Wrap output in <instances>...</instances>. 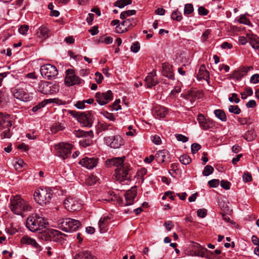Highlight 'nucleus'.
Instances as JSON below:
<instances>
[{"label":"nucleus","instance_id":"680f3d73","mask_svg":"<svg viewBox=\"0 0 259 259\" xmlns=\"http://www.w3.org/2000/svg\"><path fill=\"white\" fill-rule=\"evenodd\" d=\"M238 22L240 23L248 25L250 23V21L245 16H241L238 19Z\"/></svg>","mask_w":259,"mask_h":259},{"label":"nucleus","instance_id":"69168bd1","mask_svg":"<svg viewBox=\"0 0 259 259\" xmlns=\"http://www.w3.org/2000/svg\"><path fill=\"white\" fill-rule=\"evenodd\" d=\"M164 226H165L167 231H170L171 229L174 227V225L171 221H168L165 222Z\"/></svg>","mask_w":259,"mask_h":259},{"label":"nucleus","instance_id":"2f4dec72","mask_svg":"<svg viewBox=\"0 0 259 259\" xmlns=\"http://www.w3.org/2000/svg\"><path fill=\"white\" fill-rule=\"evenodd\" d=\"M76 132V135L78 137H90L93 138L94 137V133L93 131H90L88 132H85L83 131H75Z\"/></svg>","mask_w":259,"mask_h":259},{"label":"nucleus","instance_id":"cd10ccee","mask_svg":"<svg viewBox=\"0 0 259 259\" xmlns=\"http://www.w3.org/2000/svg\"><path fill=\"white\" fill-rule=\"evenodd\" d=\"M154 114L159 118H163L168 114V110L163 106H156L154 109Z\"/></svg>","mask_w":259,"mask_h":259},{"label":"nucleus","instance_id":"09e8293b","mask_svg":"<svg viewBox=\"0 0 259 259\" xmlns=\"http://www.w3.org/2000/svg\"><path fill=\"white\" fill-rule=\"evenodd\" d=\"M201 145L197 143H193L191 145V152L192 154L196 153L201 148Z\"/></svg>","mask_w":259,"mask_h":259},{"label":"nucleus","instance_id":"0eeeda50","mask_svg":"<svg viewBox=\"0 0 259 259\" xmlns=\"http://www.w3.org/2000/svg\"><path fill=\"white\" fill-rule=\"evenodd\" d=\"M40 72L41 75L48 79H53L58 75L57 68L51 64H45L41 66Z\"/></svg>","mask_w":259,"mask_h":259},{"label":"nucleus","instance_id":"473e14b6","mask_svg":"<svg viewBox=\"0 0 259 259\" xmlns=\"http://www.w3.org/2000/svg\"><path fill=\"white\" fill-rule=\"evenodd\" d=\"M132 0H117L114 3V6L119 8H123L125 6L132 4Z\"/></svg>","mask_w":259,"mask_h":259},{"label":"nucleus","instance_id":"4c0bfd02","mask_svg":"<svg viewBox=\"0 0 259 259\" xmlns=\"http://www.w3.org/2000/svg\"><path fill=\"white\" fill-rule=\"evenodd\" d=\"M98 180V178L94 175H91L86 179V183L88 185L92 186L96 184Z\"/></svg>","mask_w":259,"mask_h":259},{"label":"nucleus","instance_id":"0e129e2a","mask_svg":"<svg viewBox=\"0 0 259 259\" xmlns=\"http://www.w3.org/2000/svg\"><path fill=\"white\" fill-rule=\"evenodd\" d=\"M79 144L83 147H87L91 144V141L88 139L82 140L79 141Z\"/></svg>","mask_w":259,"mask_h":259},{"label":"nucleus","instance_id":"4d7b16f0","mask_svg":"<svg viewBox=\"0 0 259 259\" xmlns=\"http://www.w3.org/2000/svg\"><path fill=\"white\" fill-rule=\"evenodd\" d=\"M176 137L178 141H182L183 143H185L188 141V137L181 134H176Z\"/></svg>","mask_w":259,"mask_h":259},{"label":"nucleus","instance_id":"a211bd4d","mask_svg":"<svg viewBox=\"0 0 259 259\" xmlns=\"http://www.w3.org/2000/svg\"><path fill=\"white\" fill-rule=\"evenodd\" d=\"M98 163V158L96 157H85L81 159L79 164L88 169H92L97 166Z\"/></svg>","mask_w":259,"mask_h":259},{"label":"nucleus","instance_id":"a19ab883","mask_svg":"<svg viewBox=\"0 0 259 259\" xmlns=\"http://www.w3.org/2000/svg\"><path fill=\"white\" fill-rule=\"evenodd\" d=\"M180 162L185 165H187L189 164L191 161V159L190 157L187 155H183L180 157L179 158Z\"/></svg>","mask_w":259,"mask_h":259},{"label":"nucleus","instance_id":"58836bf2","mask_svg":"<svg viewBox=\"0 0 259 259\" xmlns=\"http://www.w3.org/2000/svg\"><path fill=\"white\" fill-rule=\"evenodd\" d=\"M171 17L172 19L177 21H180L182 19V14L178 10L174 11L172 13Z\"/></svg>","mask_w":259,"mask_h":259},{"label":"nucleus","instance_id":"e433bc0d","mask_svg":"<svg viewBox=\"0 0 259 259\" xmlns=\"http://www.w3.org/2000/svg\"><path fill=\"white\" fill-rule=\"evenodd\" d=\"M34 239L28 237V236H25L21 238V242L23 244L31 245L32 246L33 244H34Z\"/></svg>","mask_w":259,"mask_h":259},{"label":"nucleus","instance_id":"49530a36","mask_svg":"<svg viewBox=\"0 0 259 259\" xmlns=\"http://www.w3.org/2000/svg\"><path fill=\"white\" fill-rule=\"evenodd\" d=\"M255 137V135L252 131H248L244 135V138L248 141H252Z\"/></svg>","mask_w":259,"mask_h":259},{"label":"nucleus","instance_id":"1a4fd4ad","mask_svg":"<svg viewBox=\"0 0 259 259\" xmlns=\"http://www.w3.org/2000/svg\"><path fill=\"white\" fill-rule=\"evenodd\" d=\"M57 154L63 159L68 158L71 155L72 145L66 143H60L55 145Z\"/></svg>","mask_w":259,"mask_h":259},{"label":"nucleus","instance_id":"bb28decb","mask_svg":"<svg viewBox=\"0 0 259 259\" xmlns=\"http://www.w3.org/2000/svg\"><path fill=\"white\" fill-rule=\"evenodd\" d=\"M249 43L252 48L258 49L259 48V38L256 35L251 33L246 34Z\"/></svg>","mask_w":259,"mask_h":259},{"label":"nucleus","instance_id":"6e6d98bb","mask_svg":"<svg viewBox=\"0 0 259 259\" xmlns=\"http://www.w3.org/2000/svg\"><path fill=\"white\" fill-rule=\"evenodd\" d=\"M140 47L138 41L135 42L131 47V50L134 53H137L140 50Z\"/></svg>","mask_w":259,"mask_h":259},{"label":"nucleus","instance_id":"412c9836","mask_svg":"<svg viewBox=\"0 0 259 259\" xmlns=\"http://www.w3.org/2000/svg\"><path fill=\"white\" fill-rule=\"evenodd\" d=\"M162 74L170 79L174 80L175 79L174 74L172 71V66L168 63L162 64Z\"/></svg>","mask_w":259,"mask_h":259},{"label":"nucleus","instance_id":"9b49d317","mask_svg":"<svg viewBox=\"0 0 259 259\" xmlns=\"http://www.w3.org/2000/svg\"><path fill=\"white\" fill-rule=\"evenodd\" d=\"M57 87L51 82L47 81H41L38 84L37 90L46 95L53 94L56 92Z\"/></svg>","mask_w":259,"mask_h":259},{"label":"nucleus","instance_id":"5701e85b","mask_svg":"<svg viewBox=\"0 0 259 259\" xmlns=\"http://www.w3.org/2000/svg\"><path fill=\"white\" fill-rule=\"evenodd\" d=\"M136 195L137 191L135 188H132L131 190L126 191L125 194V205H130L132 204Z\"/></svg>","mask_w":259,"mask_h":259},{"label":"nucleus","instance_id":"774afa93","mask_svg":"<svg viewBox=\"0 0 259 259\" xmlns=\"http://www.w3.org/2000/svg\"><path fill=\"white\" fill-rule=\"evenodd\" d=\"M120 103V99H117L115 100V101L113 103L112 106L113 108L115 110H118L119 109H121V106L119 105V103Z\"/></svg>","mask_w":259,"mask_h":259},{"label":"nucleus","instance_id":"20e7f679","mask_svg":"<svg viewBox=\"0 0 259 259\" xmlns=\"http://www.w3.org/2000/svg\"><path fill=\"white\" fill-rule=\"evenodd\" d=\"M52 195V191L47 188L37 189L33 195L35 201L41 206L50 203Z\"/></svg>","mask_w":259,"mask_h":259},{"label":"nucleus","instance_id":"423d86ee","mask_svg":"<svg viewBox=\"0 0 259 259\" xmlns=\"http://www.w3.org/2000/svg\"><path fill=\"white\" fill-rule=\"evenodd\" d=\"M11 126L12 122L10 116L8 114L4 115L0 112V127L2 130L6 129L1 134L2 139L10 138L12 135L10 131Z\"/></svg>","mask_w":259,"mask_h":259},{"label":"nucleus","instance_id":"8fccbe9b","mask_svg":"<svg viewBox=\"0 0 259 259\" xmlns=\"http://www.w3.org/2000/svg\"><path fill=\"white\" fill-rule=\"evenodd\" d=\"M29 29V26L26 25H21L18 29L19 33L22 35H25L27 33Z\"/></svg>","mask_w":259,"mask_h":259},{"label":"nucleus","instance_id":"f704fd0d","mask_svg":"<svg viewBox=\"0 0 259 259\" xmlns=\"http://www.w3.org/2000/svg\"><path fill=\"white\" fill-rule=\"evenodd\" d=\"M201 128L204 130H207L213 127V123L212 121L209 119H206L205 121L203 122V123L200 124Z\"/></svg>","mask_w":259,"mask_h":259},{"label":"nucleus","instance_id":"a18cd8bd","mask_svg":"<svg viewBox=\"0 0 259 259\" xmlns=\"http://www.w3.org/2000/svg\"><path fill=\"white\" fill-rule=\"evenodd\" d=\"M229 111L231 113L238 114L241 112V110L237 105H231L229 107Z\"/></svg>","mask_w":259,"mask_h":259},{"label":"nucleus","instance_id":"37998d69","mask_svg":"<svg viewBox=\"0 0 259 259\" xmlns=\"http://www.w3.org/2000/svg\"><path fill=\"white\" fill-rule=\"evenodd\" d=\"M194 11L193 6L191 4H186L184 8V14L188 15L193 13Z\"/></svg>","mask_w":259,"mask_h":259},{"label":"nucleus","instance_id":"f03ea898","mask_svg":"<svg viewBox=\"0 0 259 259\" xmlns=\"http://www.w3.org/2000/svg\"><path fill=\"white\" fill-rule=\"evenodd\" d=\"M10 208L15 214L20 215L23 211H29L31 206L19 196H16L11 199Z\"/></svg>","mask_w":259,"mask_h":259},{"label":"nucleus","instance_id":"7ed1b4c3","mask_svg":"<svg viewBox=\"0 0 259 259\" xmlns=\"http://www.w3.org/2000/svg\"><path fill=\"white\" fill-rule=\"evenodd\" d=\"M48 223L42 217L33 214L29 216L26 221V227L31 232L40 230L47 227Z\"/></svg>","mask_w":259,"mask_h":259},{"label":"nucleus","instance_id":"c03bdc74","mask_svg":"<svg viewBox=\"0 0 259 259\" xmlns=\"http://www.w3.org/2000/svg\"><path fill=\"white\" fill-rule=\"evenodd\" d=\"M133 20V19L131 20L130 19H126L121 23V25H122L123 27L126 28V29L128 30V28L130 26H134V25H135V23L133 25L132 23V21Z\"/></svg>","mask_w":259,"mask_h":259},{"label":"nucleus","instance_id":"864d4df0","mask_svg":"<svg viewBox=\"0 0 259 259\" xmlns=\"http://www.w3.org/2000/svg\"><path fill=\"white\" fill-rule=\"evenodd\" d=\"M243 180L244 182H249L252 181V176L250 173L246 172L243 175Z\"/></svg>","mask_w":259,"mask_h":259},{"label":"nucleus","instance_id":"b1692460","mask_svg":"<svg viewBox=\"0 0 259 259\" xmlns=\"http://www.w3.org/2000/svg\"><path fill=\"white\" fill-rule=\"evenodd\" d=\"M110 219V218L108 216L100 218L98 223L100 233H103L107 231Z\"/></svg>","mask_w":259,"mask_h":259},{"label":"nucleus","instance_id":"f257e3e1","mask_svg":"<svg viewBox=\"0 0 259 259\" xmlns=\"http://www.w3.org/2000/svg\"><path fill=\"white\" fill-rule=\"evenodd\" d=\"M124 156L114 157L106 161V163L110 166H115V178L122 185H127L131 181V176L129 175L130 170V164L124 162Z\"/></svg>","mask_w":259,"mask_h":259},{"label":"nucleus","instance_id":"393cba45","mask_svg":"<svg viewBox=\"0 0 259 259\" xmlns=\"http://www.w3.org/2000/svg\"><path fill=\"white\" fill-rule=\"evenodd\" d=\"M253 69L252 66H243L240 68L238 71H235L233 74L234 78L239 79L245 75L250 70Z\"/></svg>","mask_w":259,"mask_h":259},{"label":"nucleus","instance_id":"338daca9","mask_svg":"<svg viewBox=\"0 0 259 259\" xmlns=\"http://www.w3.org/2000/svg\"><path fill=\"white\" fill-rule=\"evenodd\" d=\"M250 82L252 83H257L259 82V74H254L250 77Z\"/></svg>","mask_w":259,"mask_h":259},{"label":"nucleus","instance_id":"2eb2a0df","mask_svg":"<svg viewBox=\"0 0 259 259\" xmlns=\"http://www.w3.org/2000/svg\"><path fill=\"white\" fill-rule=\"evenodd\" d=\"M12 92L14 97L21 101L27 102L32 99V96L24 89L16 88L13 89Z\"/></svg>","mask_w":259,"mask_h":259},{"label":"nucleus","instance_id":"9d476101","mask_svg":"<svg viewBox=\"0 0 259 259\" xmlns=\"http://www.w3.org/2000/svg\"><path fill=\"white\" fill-rule=\"evenodd\" d=\"M64 204L66 209L70 211H78L81 208V203L76 197H67L64 200Z\"/></svg>","mask_w":259,"mask_h":259},{"label":"nucleus","instance_id":"c756f323","mask_svg":"<svg viewBox=\"0 0 259 259\" xmlns=\"http://www.w3.org/2000/svg\"><path fill=\"white\" fill-rule=\"evenodd\" d=\"M74 259H96L90 252L82 251L75 255Z\"/></svg>","mask_w":259,"mask_h":259},{"label":"nucleus","instance_id":"e2e57ef3","mask_svg":"<svg viewBox=\"0 0 259 259\" xmlns=\"http://www.w3.org/2000/svg\"><path fill=\"white\" fill-rule=\"evenodd\" d=\"M229 100L231 102H234L236 103H238L240 101V99L238 98L237 95L236 93H233L232 97L229 98Z\"/></svg>","mask_w":259,"mask_h":259},{"label":"nucleus","instance_id":"c85d7f7f","mask_svg":"<svg viewBox=\"0 0 259 259\" xmlns=\"http://www.w3.org/2000/svg\"><path fill=\"white\" fill-rule=\"evenodd\" d=\"M197 78L198 80H208L209 79V72L206 70L204 65L200 67Z\"/></svg>","mask_w":259,"mask_h":259},{"label":"nucleus","instance_id":"dca6fc26","mask_svg":"<svg viewBox=\"0 0 259 259\" xmlns=\"http://www.w3.org/2000/svg\"><path fill=\"white\" fill-rule=\"evenodd\" d=\"M65 84L68 86H72L80 83V79L77 76L73 70L68 69L66 71L65 78Z\"/></svg>","mask_w":259,"mask_h":259},{"label":"nucleus","instance_id":"5fc2aeb1","mask_svg":"<svg viewBox=\"0 0 259 259\" xmlns=\"http://www.w3.org/2000/svg\"><path fill=\"white\" fill-rule=\"evenodd\" d=\"M220 182L218 179H213L208 181V184L210 187L216 188L219 185Z\"/></svg>","mask_w":259,"mask_h":259},{"label":"nucleus","instance_id":"ddd939ff","mask_svg":"<svg viewBox=\"0 0 259 259\" xmlns=\"http://www.w3.org/2000/svg\"><path fill=\"white\" fill-rule=\"evenodd\" d=\"M203 95L202 91L194 89L188 90L185 93L182 94L181 96L186 99H190V101L192 102L196 100L201 99Z\"/></svg>","mask_w":259,"mask_h":259},{"label":"nucleus","instance_id":"39448f33","mask_svg":"<svg viewBox=\"0 0 259 259\" xmlns=\"http://www.w3.org/2000/svg\"><path fill=\"white\" fill-rule=\"evenodd\" d=\"M59 227L65 232L75 231L79 228V221L70 218L61 219L58 220Z\"/></svg>","mask_w":259,"mask_h":259},{"label":"nucleus","instance_id":"72a5a7b5","mask_svg":"<svg viewBox=\"0 0 259 259\" xmlns=\"http://www.w3.org/2000/svg\"><path fill=\"white\" fill-rule=\"evenodd\" d=\"M214 113L215 116L221 121H226L227 120V117L226 114L223 110H215Z\"/></svg>","mask_w":259,"mask_h":259},{"label":"nucleus","instance_id":"aec40b11","mask_svg":"<svg viewBox=\"0 0 259 259\" xmlns=\"http://www.w3.org/2000/svg\"><path fill=\"white\" fill-rule=\"evenodd\" d=\"M155 158L158 162L168 163L169 162V154L165 150H159L155 154Z\"/></svg>","mask_w":259,"mask_h":259},{"label":"nucleus","instance_id":"f3484780","mask_svg":"<svg viewBox=\"0 0 259 259\" xmlns=\"http://www.w3.org/2000/svg\"><path fill=\"white\" fill-rule=\"evenodd\" d=\"M105 141L112 148H119L122 144V139L119 136L105 137Z\"/></svg>","mask_w":259,"mask_h":259},{"label":"nucleus","instance_id":"de8ad7c7","mask_svg":"<svg viewBox=\"0 0 259 259\" xmlns=\"http://www.w3.org/2000/svg\"><path fill=\"white\" fill-rule=\"evenodd\" d=\"M109 125L103 121L98 122V128L101 131H105L108 129Z\"/></svg>","mask_w":259,"mask_h":259},{"label":"nucleus","instance_id":"4be33fe9","mask_svg":"<svg viewBox=\"0 0 259 259\" xmlns=\"http://www.w3.org/2000/svg\"><path fill=\"white\" fill-rule=\"evenodd\" d=\"M36 36L41 40H45L50 36V30L44 25L40 26L36 32Z\"/></svg>","mask_w":259,"mask_h":259},{"label":"nucleus","instance_id":"f8f14e48","mask_svg":"<svg viewBox=\"0 0 259 259\" xmlns=\"http://www.w3.org/2000/svg\"><path fill=\"white\" fill-rule=\"evenodd\" d=\"M77 120L82 126L91 127L94 121L93 115L91 112L78 113Z\"/></svg>","mask_w":259,"mask_h":259},{"label":"nucleus","instance_id":"6ab92c4d","mask_svg":"<svg viewBox=\"0 0 259 259\" xmlns=\"http://www.w3.org/2000/svg\"><path fill=\"white\" fill-rule=\"evenodd\" d=\"M146 85L148 88H151L158 83V81L156 78V73L155 70L152 71L149 73L145 79Z\"/></svg>","mask_w":259,"mask_h":259},{"label":"nucleus","instance_id":"13d9d810","mask_svg":"<svg viewBox=\"0 0 259 259\" xmlns=\"http://www.w3.org/2000/svg\"><path fill=\"white\" fill-rule=\"evenodd\" d=\"M197 214L198 217L203 218L207 214V210L204 208L199 209L197 211Z\"/></svg>","mask_w":259,"mask_h":259},{"label":"nucleus","instance_id":"a878e982","mask_svg":"<svg viewBox=\"0 0 259 259\" xmlns=\"http://www.w3.org/2000/svg\"><path fill=\"white\" fill-rule=\"evenodd\" d=\"M194 250L195 255L201 257H204L206 252L208 251L206 248L202 247L197 243L194 244Z\"/></svg>","mask_w":259,"mask_h":259},{"label":"nucleus","instance_id":"ea45409f","mask_svg":"<svg viewBox=\"0 0 259 259\" xmlns=\"http://www.w3.org/2000/svg\"><path fill=\"white\" fill-rule=\"evenodd\" d=\"M213 170L214 169L212 166L207 165L204 167L202 174L204 176H208L211 175L213 172Z\"/></svg>","mask_w":259,"mask_h":259},{"label":"nucleus","instance_id":"79ce46f5","mask_svg":"<svg viewBox=\"0 0 259 259\" xmlns=\"http://www.w3.org/2000/svg\"><path fill=\"white\" fill-rule=\"evenodd\" d=\"M24 164L25 163L23 160L19 159L17 161H15V164H14V166L16 170L21 171Z\"/></svg>","mask_w":259,"mask_h":259},{"label":"nucleus","instance_id":"6e6552de","mask_svg":"<svg viewBox=\"0 0 259 259\" xmlns=\"http://www.w3.org/2000/svg\"><path fill=\"white\" fill-rule=\"evenodd\" d=\"M63 234L56 230H48L41 234V238L46 241H59L63 238Z\"/></svg>","mask_w":259,"mask_h":259},{"label":"nucleus","instance_id":"603ef678","mask_svg":"<svg viewBox=\"0 0 259 259\" xmlns=\"http://www.w3.org/2000/svg\"><path fill=\"white\" fill-rule=\"evenodd\" d=\"M220 185L224 189L229 190L230 188L231 183L228 181L223 180L221 181Z\"/></svg>","mask_w":259,"mask_h":259},{"label":"nucleus","instance_id":"bf43d9fd","mask_svg":"<svg viewBox=\"0 0 259 259\" xmlns=\"http://www.w3.org/2000/svg\"><path fill=\"white\" fill-rule=\"evenodd\" d=\"M95 80L97 83H101L103 79V75L98 72H97L95 73Z\"/></svg>","mask_w":259,"mask_h":259},{"label":"nucleus","instance_id":"c9c22d12","mask_svg":"<svg viewBox=\"0 0 259 259\" xmlns=\"http://www.w3.org/2000/svg\"><path fill=\"white\" fill-rule=\"evenodd\" d=\"M136 13V11L134 10L125 11L120 14V18L121 19H125L127 17L134 15Z\"/></svg>","mask_w":259,"mask_h":259},{"label":"nucleus","instance_id":"4468645a","mask_svg":"<svg viewBox=\"0 0 259 259\" xmlns=\"http://www.w3.org/2000/svg\"><path fill=\"white\" fill-rule=\"evenodd\" d=\"M95 97L97 102L101 105L108 103L113 99V94L110 90L104 93H97Z\"/></svg>","mask_w":259,"mask_h":259},{"label":"nucleus","instance_id":"7c9ffc66","mask_svg":"<svg viewBox=\"0 0 259 259\" xmlns=\"http://www.w3.org/2000/svg\"><path fill=\"white\" fill-rule=\"evenodd\" d=\"M65 128L64 123L57 122L54 124L51 127V131L53 134H56L59 131H63Z\"/></svg>","mask_w":259,"mask_h":259},{"label":"nucleus","instance_id":"052dcab7","mask_svg":"<svg viewBox=\"0 0 259 259\" xmlns=\"http://www.w3.org/2000/svg\"><path fill=\"white\" fill-rule=\"evenodd\" d=\"M198 11V14L200 15H202V16H206L208 13V10H206L204 7H202V6L199 7Z\"/></svg>","mask_w":259,"mask_h":259},{"label":"nucleus","instance_id":"3c124183","mask_svg":"<svg viewBox=\"0 0 259 259\" xmlns=\"http://www.w3.org/2000/svg\"><path fill=\"white\" fill-rule=\"evenodd\" d=\"M128 30L126 28L123 27L121 24H118L115 27V32L117 33H122L126 32Z\"/></svg>","mask_w":259,"mask_h":259}]
</instances>
